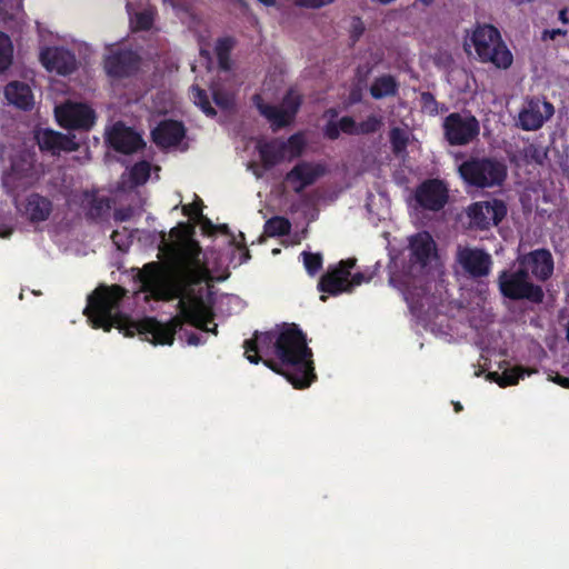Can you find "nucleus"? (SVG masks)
<instances>
[{
    "label": "nucleus",
    "mask_w": 569,
    "mask_h": 569,
    "mask_svg": "<svg viewBox=\"0 0 569 569\" xmlns=\"http://www.w3.org/2000/svg\"><path fill=\"white\" fill-rule=\"evenodd\" d=\"M171 237L178 241L172 250L182 269L183 283L167 288L163 284L162 268L158 262H149L138 273L140 290L149 293L154 299L179 298V315L168 322H161L154 317H146L139 321H132L120 311L121 302L127 290L119 286H99L89 297L84 315L96 329L109 332L113 327L124 330V335L132 337L134 332L144 336L152 345L171 346L176 333L182 329L184 322L204 332L218 333L217 325L209 328L212 321L207 312L206 305L200 296L192 292L184 293L186 286L191 281L193 268L199 264L201 248L199 242L191 237V229L187 224L174 227L170 230Z\"/></svg>",
    "instance_id": "f257e3e1"
},
{
    "label": "nucleus",
    "mask_w": 569,
    "mask_h": 569,
    "mask_svg": "<svg viewBox=\"0 0 569 569\" xmlns=\"http://www.w3.org/2000/svg\"><path fill=\"white\" fill-rule=\"evenodd\" d=\"M307 336L296 323H282L277 329L276 358L282 376L296 388L306 389L317 380Z\"/></svg>",
    "instance_id": "f03ea898"
},
{
    "label": "nucleus",
    "mask_w": 569,
    "mask_h": 569,
    "mask_svg": "<svg viewBox=\"0 0 569 569\" xmlns=\"http://www.w3.org/2000/svg\"><path fill=\"white\" fill-rule=\"evenodd\" d=\"M471 42L481 62H490L500 69H507L512 63V54L503 43L499 30L491 24L476 28Z\"/></svg>",
    "instance_id": "7ed1b4c3"
},
{
    "label": "nucleus",
    "mask_w": 569,
    "mask_h": 569,
    "mask_svg": "<svg viewBox=\"0 0 569 569\" xmlns=\"http://www.w3.org/2000/svg\"><path fill=\"white\" fill-rule=\"evenodd\" d=\"M497 284L501 296L509 300H527L536 305L543 302L542 287L532 282L529 273L520 266L517 269L501 270L497 278Z\"/></svg>",
    "instance_id": "20e7f679"
},
{
    "label": "nucleus",
    "mask_w": 569,
    "mask_h": 569,
    "mask_svg": "<svg viewBox=\"0 0 569 569\" xmlns=\"http://www.w3.org/2000/svg\"><path fill=\"white\" fill-rule=\"evenodd\" d=\"M460 177L472 187L501 186L507 178L506 166L493 158H470L458 168Z\"/></svg>",
    "instance_id": "39448f33"
},
{
    "label": "nucleus",
    "mask_w": 569,
    "mask_h": 569,
    "mask_svg": "<svg viewBox=\"0 0 569 569\" xmlns=\"http://www.w3.org/2000/svg\"><path fill=\"white\" fill-rule=\"evenodd\" d=\"M441 127L445 140L452 147L467 146L480 133V123L470 112H451L443 119Z\"/></svg>",
    "instance_id": "423d86ee"
},
{
    "label": "nucleus",
    "mask_w": 569,
    "mask_h": 569,
    "mask_svg": "<svg viewBox=\"0 0 569 569\" xmlns=\"http://www.w3.org/2000/svg\"><path fill=\"white\" fill-rule=\"evenodd\" d=\"M277 329L260 332L256 330L252 338L244 340L243 349L246 358L254 365L260 361L274 372H280L279 363L272 359H263V357H276Z\"/></svg>",
    "instance_id": "0eeeda50"
},
{
    "label": "nucleus",
    "mask_w": 569,
    "mask_h": 569,
    "mask_svg": "<svg viewBox=\"0 0 569 569\" xmlns=\"http://www.w3.org/2000/svg\"><path fill=\"white\" fill-rule=\"evenodd\" d=\"M252 101L260 112L271 124L272 131H278L291 123L299 111L301 101L297 98L286 96L283 107L266 103L260 94H254Z\"/></svg>",
    "instance_id": "6e6552de"
},
{
    "label": "nucleus",
    "mask_w": 569,
    "mask_h": 569,
    "mask_svg": "<svg viewBox=\"0 0 569 569\" xmlns=\"http://www.w3.org/2000/svg\"><path fill=\"white\" fill-rule=\"evenodd\" d=\"M449 200L448 183L439 178L423 180L415 190L417 206L428 211H440Z\"/></svg>",
    "instance_id": "1a4fd4ad"
},
{
    "label": "nucleus",
    "mask_w": 569,
    "mask_h": 569,
    "mask_svg": "<svg viewBox=\"0 0 569 569\" xmlns=\"http://www.w3.org/2000/svg\"><path fill=\"white\" fill-rule=\"evenodd\" d=\"M139 54L131 49H112L103 58L106 74L114 80L126 79L133 76L140 67Z\"/></svg>",
    "instance_id": "9d476101"
},
{
    "label": "nucleus",
    "mask_w": 569,
    "mask_h": 569,
    "mask_svg": "<svg viewBox=\"0 0 569 569\" xmlns=\"http://www.w3.org/2000/svg\"><path fill=\"white\" fill-rule=\"evenodd\" d=\"M58 123L66 129L90 130L96 122L94 110L86 103L67 102L56 109Z\"/></svg>",
    "instance_id": "9b49d317"
},
{
    "label": "nucleus",
    "mask_w": 569,
    "mask_h": 569,
    "mask_svg": "<svg viewBox=\"0 0 569 569\" xmlns=\"http://www.w3.org/2000/svg\"><path fill=\"white\" fill-rule=\"evenodd\" d=\"M467 214L470 224L478 230H486L491 224L497 226L507 214V206L502 200L479 201L469 206Z\"/></svg>",
    "instance_id": "f8f14e48"
},
{
    "label": "nucleus",
    "mask_w": 569,
    "mask_h": 569,
    "mask_svg": "<svg viewBox=\"0 0 569 569\" xmlns=\"http://www.w3.org/2000/svg\"><path fill=\"white\" fill-rule=\"evenodd\" d=\"M555 113V107L537 97L528 98L518 114L517 126L525 131L540 129Z\"/></svg>",
    "instance_id": "ddd939ff"
},
{
    "label": "nucleus",
    "mask_w": 569,
    "mask_h": 569,
    "mask_svg": "<svg viewBox=\"0 0 569 569\" xmlns=\"http://www.w3.org/2000/svg\"><path fill=\"white\" fill-rule=\"evenodd\" d=\"M517 263L540 282L548 281L555 270L553 257L549 249L539 248L518 254Z\"/></svg>",
    "instance_id": "4468645a"
},
{
    "label": "nucleus",
    "mask_w": 569,
    "mask_h": 569,
    "mask_svg": "<svg viewBox=\"0 0 569 569\" xmlns=\"http://www.w3.org/2000/svg\"><path fill=\"white\" fill-rule=\"evenodd\" d=\"M107 142L117 152L132 154L146 147L142 136L123 122H116L107 133Z\"/></svg>",
    "instance_id": "2eb2a0df"
},
{
    "label": "nucleus",
    "mask_w": 569,
    "mask_h": 569,
    "mask_svg": "<svg viewBox=\"0 0 569 569\" xmlns=\"http://www.w3.org/2000/svg\"><path fill=\"white\" fill-rule=\"evenodd\" d=\"M34 140L42 152L52 156H59L62 151H78L80 148L74 134H64L49 128L34 130Z\"/></svg>",
    "instance_id": "dca6fc26"
},
{
    "label": "nucleus",
    "mask_w": 569,
    "mask_h": 569,
    "mask_svg": "<svg viewBox=\"0 0 569 569\" xmlns=\"http://www.w3.org/2000/svg\"><path fill=\"white\" fill-rule=\"evenodd\" d=\"M355 262L352 259L341 260L338 267L321 276L318 282V290L331 296L350 292L348 278L350 277V270L355 267Z\"/></svg>",
    "instance_id": "f3484780"
},
{
    "label": "nucleus",
    "mask_w": 569,
    "mask_h": 569,
    "mask_svg": "<svg viewBox=\"0 0 569 569\" xmlns=\"http://www.w3.org/2000/svg\"><path fill=\"white\" fill-rule=\"evenodd\" d=\"M43 67L60 76L71 74L77 69V59L73 52L62 47H48L40 53Z\"/></svg>",
    "instance_id": "a211bd4d"
},
{
    "label": "nucleus",
    "mask_w": 569,
    "mask_h": 569,
    "mask_svg": "<svg viewBox=\"0 0 569 569\" xmlns=\"http://www.w3.org/2000/svg\"><path fill=\"white\" fill-rule=\"evenodd\" d=\"M458 261L472 278L487 277L490 273L492 259L482 249L465 248L458 252Z\"/></svg>",
    "instance_id": "6ab92c4d"
},
{
    "label": "nucleus",
    "mask_w": 569,
    "mask_h": 569,
    "mask_svg": "<svg viewBox=\"0 0 569 569\" xmlns=\"http://www.w3.org/2000/svg\"><path fill=\"white\" fill-rule=\"evenodd\" d=\"M325 170L320 164H313L307 161H300L284 176V181L291 186L292 190L300 194L307 187L312 186Z\"/></svg>",
    "instance_id": "aec40b11"
},
{
    "label": "nucleus",
    "mask_w": 569,
    "mask_h": 569,
    "mask_svg": "<svg viewBox=\"0 0 569 569\" xmlns=\"http://www.w3.org/2000/svg\"><path fill=\"white\" fill-rule=\"evenodd\" d=\"M36 163L37 153L34 150L26 147L13 149L10 154L8 178L12 180L33 178L37 173Z\"/></svg>",
    "instance_id": "412c9836"
},
{
    "label": "nucleus",
    "mask_w": 569,
    "mask_h": 569,
    "mask_svg": "<svg viewBox=\"0 0 569 569\" xmlns=\"http://www.w3.org/2000/svg\"><path fill=\"white\" fill-rule=\"evenodd\" d=\"M186 137V128L181 121L166 119L151 131L152 141L161 149L177 147Z\"/></svg>",
    "instance_id": "4be33fe9"
},
{
    "label": "nucleus",
    "mask_w": 569,
    "mask_h": 569,
    "mask_svg": "<svg viewBox=\"0 0 569 569\" xmlns=\"http://www.w3.org/2000/svg\"><path fill=\"white\" fill-rule=\"evenodd\" d=\"M410 262L421 268L428 266L432 256L436 254V243L429 232H418L409 240Z\"/></svg>",
    "instance_id": "5701e85b"
},
{
    "label": "nucleus",
    "mask_w": 569,
    "mask_h": 569,
    "mask_svg": "<svg viewBox=\"0 0 569 569\" xmlns=\"http://www.w3.org/2000/svg\"><path fill=\"white\" fill-rule=\"evenodd\" d=\"M257 150L262 167L266 170H270L286 158L287 143L279 139H272L270 141L259 142Z\"/></svg>",
    "instance_id": "b1692460"
},
{
    "label": "nucleus",
    "mask_w": 569,
    "mask_h": 569,
    "mask_svg": "<svg viewBox=\"0 0 569 569\" xmlns=\"http://www.w3.org/2000/svg\"><path fill=\"white\" fill-rule=\"evenodd\" d=\"M52 211V202L39 194L31 193L26 199L24 213L30 222L37 223L46 221Z\"/></svg>",
    "instance_id": "393cba45"
},
{
    "label": "nucleus",
    "mask_w": 569,
    "mask_h": 569,
    "mask_svg": "<svg viewBox=\"0 0 569 569\" xmlns=\"http://www.w3.org/2000/svg\"><path fill=\"white\" fill-rule=\"evenodd\" d=\"M4 96L9 103L21 110H30L33 107V94L30 87L20 81L9 82L4 88Z\"/></svg>",
    "instance_id": "a878e982"
},
{
    "label": "nucleus",
    "mask_w": 569,
    "mask_h": 569,
    "mask_svg": "<svg viewBox=\"0 0 569 569\" xmlns=\"http://www.w3.org/2000/svg\"><path fill=\"white\" fill-rule=\"evenodd\" d=\"M83 196L87 200L86 217L88 220L98 221L108 216L111 209V199L109 197H100L94 191H84Z\"/></svg>",
    "instance_id": "bb28decb"
},
{
    "label": "nucleus",
    "mask_w": 569,
    "mask_h": 569,
    "mask_svg": "<svg viewBox=\"0 0 569 569\" xmlns=\"http://www.w3.org/2000/svg\"><path fill=\"white\" fill-rule=\"evenodd\" d=\"M369 92L376 100L395 97L399 92V82L391 74H382L372 81Z\"/></svg>",
    "instance_id": "cd10ccee"
},
{
    "label": "nucleus",
    "mask_w": 569,
    "mask_h": 569,
    "mask_svg": "<svg viewBox=\"0 0 569 569\" xmlns=\"http://www.w3.org/2000/svg\"><path fill=\"white\" fill-rule=\"evenodd\" d=\"M127 11L130 17V26L133 32L149 31L152 29L157 10L153 7L144 8L138 12H131V4L127 3Z\"/></svg>",
    "instance_id": "c85d7f7f"
},
{
    "label": "nucleus",
    "mask_w": 569,
    "mask_h": 569,
    "mask_svg": "<svg viewBox=\"0 0 569 569\" xmlns=\"http://www.w3.org/2000/svg\"><path fill=\"white\" fill-rule=\"evenodd\" d=\"M519 154L526 164H542L547 159L548 152L547 149L540 143L527 142L519 151Z\"/></svg>",
    "instance_id": "c756f323"
},
{
    "label": "nucleus",
    "mask_w": 569,
    "mask_h": 569,
    "mask_svg": "<svg viewBox=\"0 0 569 569\" xmlns=\"http://www.w3.org/2000/svg\"><path fill=\"white\" fill-rule=\"evenodd\" d=\"M531 371L525 370L522 367H513L510 369H506L501 375L498 372L489 373L497 383L502 387L515 386L519 382L520 379H523L525 375H530Z\"/></svg>",
    "instance_id": "7c9ffc66"
},
{
    "label": "nucleus",
    "mask_w": 569,
    "mask_h": 569,
    "mask_svg": "<svg viewBox=\"0 0 569 569\" xmlns=\"http://www.w3.org/2000/svg\"><path fill=\"white\" fill-rule=\"evenodd\" d=\"M291 223L289 219L280 216L268 219L264 223V233L268 237H282L290 233Z\"/></svg>",
    "instance_id": "2f4dec72"
},
{
    "label": "nucleus",
    "mask_w": 569,
    "mask_h": 569,
    "mask_svg": "<svg viewBox=\"0 0 569 569\" xmlns=\"http://www.w3.org/2000/svg\"><path fill=\"white\" fill-rule=\"evenodd\" d=\"M13 61V44L10 37L0 31V73L8 70Z\"/></svg>",
    "instance_id": "473e14b6"
},
{
    "label": "nucleus",
    "mask_w": 569,
    "mask_h": 569,
    "mask_svg": "<svg viewBox=\"0 0 569 569\" xmlns=\"http://www.w3.org/2000/svg\"><path fill=\"white\" fill-rule=\"evenodd\" d=\"M216 231H219L222 234L229 236L230 237V244L234 246L239 250H242L241 262H246L248 259H250V251H249V249L246 246V238H244V234L242 232H239L238 237H236L231 232V230L228 227V224H226V223L216 226L214 232Z\"/></svg>",
    "instance_id": "72a5a7b5"
},
{
    "label": "nucleus",
    "mask_w": 569,
    "mask_h": 569,
    "mask_svg": "<svg viewBox=\"0 0 569 569\" xmlns=\"http://www.w3.org/2000/svg\"><path fill=\"white\" fill-rule=\"evenodd\" d=\"M191 97L196 106H198L207 116L214 117L217 111L211 106L207 91L197 84L190 88Z\"/></svg>",
    "instance_id": "f704fd0d"
},
{
    "label": "nucleus",
    "mask_w": 569,
    "mask_h": 569,
    "mask_svg": "<svg viewBox=\"0 0 569 569\" xmlns=\"http://www.w3.org/2000/svg\"><path fill=\"white\" fill-rule=\"evenodd\" d=\"M420 104L423 112L428 113L431 117L437 116L440 112L448 111V107L446 104H441L437 101L433 93L429 91H423L420 94Z\"/></svg>",
    "instance_id": "c9c22d12"
},
{
    "label": "nucleus",
    "mask_w": 569,
    "mask_h": 569,
    "mask_svg": "<svg viewBox=\"0 0 569 569\" xmlns=\"http://www.w3.org/2000/svg\"><path fill=\"white\" fill-rule=\"evenodd\" d=\"M301 257L303 266L310 276H315L321 270L323 259L320 253L303 251L301 252Z\"/></svg>",
    "instance_id": "e433bc0d"
},
{
    "label": "nucleus",
    "mask_w": 569,
    "mask_h": 569,
    "mask_svg": "<svg viewBox=\"0 0 569 569\" xmlns=\"http://www.w3.org/2000/svg\"><path fill=\"white\" fill-rule=\"evenodd\" d=\"M381 127L382 118L376 114H370L363 121L358 123V136L376 133Z\"/></svg>",
    "instance_id": "4c0bfd02"
},
{
    "label": "nucleus",
    "mask_w": 569,
    "mask_h": 569,
    "mask_svg": "<svg viewBox=\"0 0 569 569\" xmlns=\"http://www.w3.org/2000/svg\"><path fill=\"white\" fill-rule=\"evenodd\" d=\"M234 46H236V40L232 37L228 36V37H222V38L217 39L216 46H214V53H216L217 58L222 57V59H223L224 57H230L231 51L234 48Z\"/></svg>",
    "instance_id": "58836bf2"
},
{
    "label": "nucleus",
    "mask_w": 569,
    "mask_h": 569,
    "mask_svg": "<svg viewBox=\"0 0 569 569\" xmlns=\"http://www.w3.org/2000/svg\"><path fill=\"white\" fill-rule=\"evenodd\" d=\"M131 178L137 183H143L150 177V164L147 161H139L133 164L130 171Z\"/></svg>",
    "instance_id": "ea45409f"
},
{
    "label": "nucleus",
    "mask_w": 569,
    "mask_h": 569,
    "mask_svg": "<svg viewBox=\"0 0 569 569\" xmlns=\"http://www.w3.org/2000/svg\"><path fill=\"white\" fill-rule=\"evenodd\" d=\"M284 142L287 143V150L289 149L291 151L292 157L301 156L306 144L301 133L290 136Z\"/></svg>",
    "instance_id": "a19ab883"
},
{
    "label": "nucleus",
    "mask_w": 569,
    "mask_h": 569,
    "mask_svg": "<svg viewBox=\"0 0 569 569\" xmlns=\"http://www.w3.org/2000/svg\"><path fill=\"white\" fill-rule=\"evenodd\" d=\"M341 132L350 136H358V123L350 116H345L339 120Z\"/></svg>",
    "instance_id": "79ce46f5"
},
{
    "label": "nucleus",
    "mask_w": 569,
    "mask_h": 569,
    "mask_svg": "<svg viewBox=\"0 0 569 569\" xmlns=\"http://www.w3.org/2000/svg\"><path fill=\"white\" fill-rule=\"evenodd\" d=\"M340 127L338 122L330 120L323 127V136L329 140H337L340 137Z\"/></svg>",
    "instance_id": "37998d69"
},
{
    "label": "nucleus",
    "mask_w": 569,
    "mask_h": 569,
    "mask_svg": "<svg viewBox=\"0 0 569 569\" xmlns=\"http://www.w3.org/2000/svg\"><path fill=\"white\" fill-rule=\"evenodd\" d=\"M390 140L395 151H400L405 149L407 143V139L402 136L400 129L398 128L391 130Z\"/></svg>",
    "instance_id": "c03bdc74"
},
{
    "label": "nucleus",
    "mask_w": 569,
    "mask_h": 569,
    "mask_svg": "<svg viewBox=\"0 0 569 569\" xmlns=\"http://www.w3.org/2000/svg\"><path fill=\"white\" fill-rule=\"evenodd\" d=\"M335 0H297V6L309 9H319L332 3Z\"/></svg>",
    "instance_id": "a18cd8bd"
},
{
    "label": "nucleus",
    "mask_w": 569,
    "mask_h": 569,
    "mask_svg": "<svg viewBox=\"0 0 569 569\" xmlns=\"http://www.w3.org/2000/svg\"><path fill=\"white\" fill-rule=\"evenodd\" d=\"M132 216V210L131 208H121V209H117L113 213V218L116 221H127L131 218Z\"/></svg>",
    "instance_id": "49530a36"
},
{
    "label": "nucleus",
    "mask_w": 569,
    "mask_h": 569,
    "mask_svg": "<svg viewBox=\"0 0 569 569\" xmlns=\"http://www.w3.org/2000/svg\"><path fill=\"white\" fill-rule=\"evenodd\" d=\"M366 280L363 273L356 272L355 274L350 273V277L348 278V283L350 286V291L353 287L360 286Z\"/></svg>",
    "instance_id": "de8ad7c7"
},
{
    "label": "nucleus",
    "mask_w": 569,
    "mask_h": 569,
    "mask_svg": "<svg viewBox=\"0 0 569 569\" xmlns=\"http://www.w3.org/2000/svg\"><path fill=\"white\" fill-rule=\"evenodd\" d=\"M363 24L361 22V20L359 18H356L355 19V23H353V30H352V39L353 41H357L359 39V37L363 33Z\"/></svg>",
    "instance_id": "09e8293b"
},
{
    "label": "nucleus",
    "mask_w": 569,
    "mask_h": 569,
    "mask_svg": "<svg viewBox=\"0 0 569 569\" xmlns=\"http://www.w3.org/2000/svg\"><path fill=\"white\" fill-rule=\"evenodd\" d=\"M561 169L563 174L569 179V146L563 150V158L561 160Z\"/></svg>",
    "instance_id": "8fccbe9b"
},
{
    "label": "nucleus",
    "mask_w": 569,
    "mask_h": 569,
    "mask_svg": "<svg viewBox=\"0 0 569 569\" xmlns=\"http://www.w3.org/2000/svg\"><path fill=\"white\" fill-rule=\"evenodd\" d=\"M567 31L562 29H552V30H545L543 31V39H551L555 40L558 36H566Z\"/></svg>",
    "instance_id": "3c124183"
},
{
    "label": "nucleus",
    "mask_w": 569,
    "mask_h": 569,
    "mask_svg": "<svg viewBox=\"0 0 569 569\" xmlns=\"http://www.w3.org/2000/svg\"><path fill=\"white\" fill-rule=\"evenodd\" d=\"M217 60H218L219 68L221 70H223V71L230 70V68H231L230 57H224L223 59L221 57V58H217Z\"/></svg>",
    "instance_id": "603ef678"
},
{
    "label": "nucleus",
    "mask_w": 569,
    "mask_h": 569,
    "mask_svg": "<svg viewBox=\"0 0 569 569\" xmlns=\"http://www.w3.org/2000/svg\"><path fill=\"white\" fill-rule=\"evenodd\" d=\"M553 381L561 386L562 388H567L569 389V378L568 377H563L561 375H556V377L553 378Z\"/></svg>",
    "instance_id": "864d4df0"
},
{
    "label": "nucleus",
    "mask_w": 569,
    "mask_h": 569,
    "mask_svg": "<svg viewBox=\"0 0 569 569\" xmlns=\"http://www.w3.org/2000/svg\"><path fill=\"white\" fill-rule=\"evenodd\" d=\"M187 341L192 346H198L202 342L200 336L194 332L188 335Z\"/></svg>",
    "instance_id": "5fc2aeb1"
},
{
    "label": "nucleus",
    "mask_w": 569,
    "mask_h": 569,
    "mask_svg": "<svg viewBox=\"0 0 569 569\" xmlns=\"http://www.w3.org/2000/svg\"><path fill=\"white\" fill-rule=\"evenodd\" d=\"M213 100H214L216 104L221 108H227V106H228L227 100L219 92L213 93Z\"/></svg>",
    "instance_id": "6e6d98bb"
},
{
    "label": "nucleus",
    "mask_w": 569,
    "mask_h": 569,
    "mask_svg": "<svg viewBox=\"0 0 569 569\" xmlns=\"http://www.w3.org/2000/svg\"><path fill=\"white\" fill-rule=\"evenodd\" d=\"M216 226L208 219H203V229L208 231L210 234L214 233Z\"/></svg>",
    "instance_id": "4d7b16f0"
},
{
    "label": "nucleus",
    "mask_w": 569,
    "mask_h": 569,
    "mask_svg": "<svg viewBox=\"0 0 569 569\" xmlns=\"http://www.w3.org/2000/svg\"><path fill=\"white\" fill-rule=\"evenodd\" d=\"M120 236H121V233L118 230H114L111 233V240L118 247V249L122 250V246L120 244V241L118 240V237H120Z\"/></svg>",
    "instance_id": "13d9d810"
},
{
    "label": "nucleus",
    "mask_w": 569,
    "mask_h": 569,
    "mask_svg": "<svg viewBox=\"0 0 569 569\" xmlns=\"http://www.w3.org/2000/svg\"><path fill=\"white\" fill-rule=\"evenodd\" d=\"M567 12H568V10H567V9H561V10L559 11V20H560L562 23H568V22H569V20H568V18H567Z\"/></svg>",
    "instance_id": "bf43d9fd"
},
{
    "label": "nucleus",
    "mask_w": 569,
    "mask_h": 569,
    "mask_svg": "<svg viewBox=\"0 0 569 569\" xmlns=\"http://www.w3.org/2000/svg\"><path fill=\"white\" fill-rule=\"evenodd\" d=\"M326 114L333 119L338 116V111L335 108H330L326 111Z\"/></svg>",
    "instance_id": "052dcab7"
},
{
    "label": "nucleus",
    "mask_w": 569,
    "mask_h": 569,
    "mask_svg": "<svg viewBox=\"0 0 569 569\" xmlns=\"http://www.w3.org/2000/svg\"><path fill=\"white\" fill-rule=\"evenodd\" d=\"M258 1L267 7H272L276 4V0H258Z\"/></svg>",
    "instance_id": "680f3d73"
},
{
    "label": "nucleus",
    "mask_w": 569,
    "mask_h": 569,
    "mask_svg": "<svg viewBox=\"0 0 569 569\" xmlns=\"http://www.w3.org/2000/svg\"><path fill=\"white\" fill-rule=\"evenodd\" d=\"M453 409L458 413V412L462 411L463 407L459 401H456V402H453Z\"/></svg>",
    "instance_id": "e2e57ef3"
},
{
    "label": "nucleus",
    "mask_w": 569,
    "mask_h": 569,
    "mask_svg": "<svg viewBox=\"0 0 569 569\" xmlns=\"http://www.w3.org/2000/svg\"><path fill=\"white\" fill-rule=\"evenodd\" d=\"M192 213H193V214H196V216H200V217H202V213H201V209H200V208H197V207L192 208Z\"/></svg>",
    "instance_id": "0e129e2a"
},
{
    "label": "nucleus",
    "mask_w": 569,
    "mask_h": 569,
    "mask_svg": "<svg viewBox=\"0 0 569 569\" xmlns=\"http://www.w3.org/2000/svg\"><path fill=\"white\" fill-rule=\"evenodd\" d=\"M422 4L425 6H430L431 3L435 2V0H419Z\"/></svg>",
    "instance_id": "69168bd1"
},
{
    "label": "nucleus",
    "mask_w": 569,
    "mask_h": 569,
    "mask_svg": "<svg viewBox=\"0 0 569 569\" xmlns=\"http://www.w3.org/2000/svg\"><path fill=\"white\" fill-rule=\"evenodd\" d=\"M566 338H567V340L569 342V322H568V325L566 327Z\"/></svg>",
    "instance_id": "338daca9"
},
{
    "label": "nucleus",
    "mask_w": 569,
    "mask_h": 569,
    "mask_svg": "<svg viewBox=\"0 0 569 569\" xmlns=\"http://www.w3.org/2000/svg\"><path fill=\"white\" fill-rule=\"evenodd\" d=\"M238 3H240L241 6H246V2L243 0H236Z\"/></svg>",
    "instance_id": "774afa93"
}]
</instances>
